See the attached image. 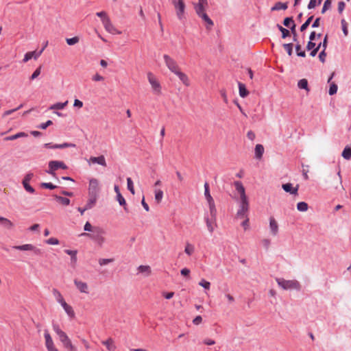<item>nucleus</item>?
I'll list each match as a JSON object with an SVG mask.
<instances>
[{
    "label": "nucleus",
    "mask_w": 351,
    "mask_h": 351,
    "mask_svg": "<svg viewBox=\"0 0 351 351\" xmlns=\"http://www.w3.org/2000/svg\"><path fill=\"white\" fill-rule=\"evenodd\" d=\"M105 234L104 230L99 227H94L92 233H82L80 236L87 237L94 241L99 245H101L105 239L103 235Z\"/></svg>",
    "instance_id": "1"
},
{
    "label": "nucleus",
    "mask_w": 351,
    "mask_h": 351,
    "mask_svg": "<svg viewBox=\"0 0 351 351\" xmlns=\"http://www.w3.org/2000/svg\"><path fill=\"white\" fill-rule=\"evenodd\" d=\"M278 285L285 290L295 289L300 291L301 285L296 280H285L284 278H276Z\"/></svg>",
    "instance_id": "2"
},
{
    "label": "nucleus",
    "mask_w": 351,
    "mask_h": 351,
    "mask_svg": "<svg viewBox=\"0 0 351 351\" xmlns=\"http://www.w3.org/2000/svg\"><path fill=\"white\" fill-rule=\"evenodd\" d=\"M58 169H67L68 167L63 161L60 160H51L48 164V169L45 172L52 176H56V171Z\"/></svg>",
    "instance_id": "3"
},
{
    "label": "nucleus",
    "mask_w": 351,
    "mask_h": 351,
    "mask_svg": "<svg viewBox=\"0 0 351 351\" xmlns=\"http://www.w3.org/2000/svg\"><path fill=\"white\" fill-rule=\"evenodd\" d=\"M204 186V196L208 204L209 212L210 213V215L213 217L215 215V213H217L215 201L210 193L209 184H208V182H205Z\"/></svg>",
    "instance_id": "4"
},
{
    "label": "nucleus",
    "mask_w": 351,
    "mask_h": 351,
    "mask_svg": "<svg viewBox=\"0 0 351 351\" xmlns=\"http://www.w3.org/2000/svg\"><path fill=\"white\" fill-rule=\"evenodd\" d=\"M172 3L174 5L176 15L180 20L184 18L185 3L184 0H173Z\"/></svg>",
    "instance_id": "5"
},
{
    "label": "nucleus",
    "mask_w": 351,
    "mask_h": 351,
    "mask_svg": "<svg viewBox=\"0 0 351 351\" xmlns=\"http://www.w3.org/2000/svg\"><path fill=\"white\" fill-rule=\"evenodd\" d=\"M13 249L21 250V251H32L35 255H41L43 251L41 249L36 247L32 244H24L21 245H14Z\"/></svg>",
    "instance_id": "6"
},
{
    "label": "nucleus",
    "mask_w": 351,
    "mask_h": 351,
    "mask_svg": "<svg viewBox=\"0 0 351 351\" xmlns=\"http://www.w3.org/2000/svg\"><path fill=\"white\" fill-rule=\"evenodd\" d=\"M165 62L168 69L173 73H176L178 70L179 67L176 62L172 59L169 56L165 54L163 56Z\"/></svg>",
    "instance_id": "7"
},
{
    "label": "nucleus",
    "mask_w": 351,
    "mask_h": 351,
    "mask_svg": "<svg viewBox=\"0 0 351 351\" xmlns=\"http://www.w3.org/2000/svg\"><path fill=\"white\" fill-rule=\"evenodd\" d=\"M99 191V189L98 180L95 178H92L89 181V188H88L89 196L97 197Z\"/></svg>",
    "instance_id": "8"
},
{
    "label": "nucleus",
    "mask_w": 351,
    "mask_h": 351,
    "mask_svg": "<svg viewBox=\"0 0 351 351\" xmlns=\"http://www.w3.org/2000/svg\"><path fill=\"white\" fill-rule=\"evenodd\" d=\"M59 339L64 348L68 351H77V348L72 344L71 341L66 333L61 335Z\"/></svg>",
    "instance_id": "9"
},
{
    "label": "nucleus",
    "mask_w": 351,
    "mask_h": 351,
    "mask_svg": "<svg viewBox=\"0 0 351 351\" xmlns=\"http://www.w3.org/2000/svg\"><path fill=\"white\" fill-rule=\"evenodd\" d=\"M102 23L108 32L113 34H121V32L118 31L112 25L109 18L102 19Z\"/></svg>",
    "instance_id": "10"
},
{
    "label": "nucleus",
    "mask_w": 351,
    "mask_h": 351,
    "mask_svg": "<svg viewBox=\"0 0 351 351\" xmlns=\"http://www.w3.org/2000/svg\"><path fill=\"white\" fill-rule=\"evenodd\" d=\"M147 77L154 93L160 94L161 88L160 83L156 80L152 73H148Z\"/></svg>",
    "instance_id": "11"
},
{
    "label": "nucleus",
    "mask_w": 351,
    "mask_h": 351,
    "mask_svg": "<svg viewBox=\"0 0 351 351\" xmlns=\"http://www.w3.org/2000/svg\"><path fill=\"white\" fill-rule=\"evenodd\" d=\"M217 213H215V215L213 217L210 214L208 216L206 215L204 216V220L206 223L208 231L212 233L214 231V224H215Z\"/></svg>",
    "instance_id": "12"
},
{
    "label": "nucleus",
    "mask_w": 351,
    "mask_h": 351,
    "mask_svg": "<svg viewBox=\"0 0 351 351\" xmlns=\"http://www.w3.org/2000/svg\"><path fill=\"white\" fill-rule=\"evenodd\" d=\"M47 45V42L46 43L45 45L38 52L30 51L26 53L23 58V62H26L32 58H34L35 60H36L41 55Z\"/></svg>",
    "instance_id": "13"
},
{
    "label": "nucleus",
    "mask_w": 351,
    "mask_h": 351,
    "mask_svg": "<svg viewBox=\"0 0 351 351\" xmlns=\"http://www.w3.org/2000/svg\"><path fill=\"white\" fill-rule=\"evenodd\" d=\"M45 345L48 351H58L54 346L52 338L47 331L45 332Z\"/></svg>",
    "instance_id": "14"
},
{
    "label": "nucleus",
    "mask_w": 351,
    "mask_h": 351,
    "mask_svg": "<svg viewBox=\"0 0 351 351\" xmlns=\"http://www.w3.org/2000/svg\"><path fill=\"white\" fill-rule=\"evenodd\" d=\"M282 188L283 189V190L285 192L289 193L291 195H297L298 194V186L296 187H293V184L291 183L283 184L282 186Z\"/></svg>",
    "instance_id": "15"
},
{
    "label": "nucleus",
    "mask_w": 351,
    "mask_h": 351,
    "mask_svg": "<svg viewBox=\"0 0 351 351\" xmlns=\"http://www.w3.org/2000/svg\"><path fill=\"white\" fill-rule=\"evenodd\" d=\"M74 284L80 292L85 293H88V285L86 282L75 279Z\"/></svg>",
    "instance_id": "16"
},
{
    "label": "nucleus",
    "mask_w": 351,
    "mask_h": 351,
    "mask_svg": "<svg viewBox=\"0 0 351 351\" xmlns=\"http://www.w3.org/2000/svg\"><path fill=\"white\" fill-rule=\"evenodd\" d=\"M208 4H204V3H193L194 10L195 11V13L197 16L204 14L206 12V9L208 7Z\"/></svg>",
    "instance_id": "17"
},
{
    "label": "nucleus",
    "mask_w": 351,
    "mask_h": 351,
    "mask_svg": "<svg viewBox=\"0 0 351 351\" xmlns=\"http://www.w3.org/2000/svg\"><path fill=\"white\" fill-rule=\"evenodd\" d=\"M269 228L271 234L276 236L278 232V225L273 217L269 218Z\"/></svg>",
    "instance_id": "18"
},
{
    "label": "nucleus",
    "mask_w": 351,
    "mask_h": 351,
    "mask_svg": "<svg viewBox=\"0 0 351 351\" xmlns=\"http://www.w3.org/2000/svg\"><path fill=\"white\" fill-rule=\"evenodd\" d=\"M200 19H202L204 22L206 23V28L210 29L213 25V21L210 19L208 14L205 12L198 16Z\"/></svg>",
    "instance_id": "19"
},
{
    "label": "nucleus",
    "mask_w": 351,
    "mask_h": 351,
    "mask_svg": "<svg viewBox=\"0 0 351 351\" xmlns=\"http://www.w3.org/2000/svg\"><path fill=\"white\" fill-rule=\"evenodd\" d=\"M90 160L93 163H97V164L100 165L104 167H106V165H107L105 157L102 155L97 156V157H93V156L90 157Z\"/></svg>",
    "instance_id": "20"
},
{
    "label": "nucleus",
    "mask_w": 351,
    "mask_h": 351,
    "mask_svg": "<svg viewBox=\"0 0 351 351\" xmlns=\"http://www.w3.org/2000/svg\"><path fill=\"white\" fill-rule=\"evenodd\" d=\"M28 134L24 132H18L14 135L8 136L4 138V141H14L19 138L27 137Z\"/></svg>",
    "instance_id": "21"
},
{
    "label": "nucleus",
    "mask_w": 351,
    "mask_h": 351,
    "mask_svg": "<svg viewBox=\"0 0 351 351\" xmlns=\"http://www.w3.org/2000/svg\"><path fill=\"white\" fill-rule=\"evenodd\" d=\"M53 197L58 203L63 206H68L70 204V199L66 197H62L56 194L53 195Z\"/></svg>",
    "instance_id": "22"
},
{
    "label": "nucleus",
    "mask_w": 351,
    "mask_h": 351,
    "mask_svg": "<svg viewBox=\"0 0 351 351\" xmlns=\"http://www.w3.org/2000/svg\"><path fill=\"white\" fill-rule=\"evenodd\" d=\"M61 306L64 308L66 313L70 317H75V313L73 309V308L69 305L66 302H64L61 304Z\"/></svg>",
    "instance_id": "23"
},
{
    "label": "nucleus",
    "mask_w": 351,
    "mask_h": 351,
    "mask_svg": "<svg viewBox=\"0 0 351 351\" xmlns=\"http://www.w3.org/2000/svg\"><path fill=\"white\" fill-rule=\"evenodd\" d=\"M239 95L242 98L246 97L249 95V91L247 90L245 85L240 82H238Z\"/></svg>",
    "instance_id": "24"
},
{
    "label": "nucleus",
    "mask_w": 351,
    "mask_h": 351,
    "mask_svg": "<svg viewBox=\"0 0 351 351\" xmlns=\"http://www.w3.org/2000/svg\"><path fill=\"white\" fill-rule=\"evenodd\" d=\"M249 208V206L245 205H239V209L237 211V216L239 218H243L246 216V213L247 212Z\"/></svg>",
    "instance_id": "25"
},
{
    "label": "nucleus",
    "mask_w": 351,
    "mask_h": 351,
    "mask_svg": "<svg viewBox=\"0 0 351 351\" xmlns=\"http://www.w3.org/2000/svg\"><path fill=\"white\" fill-rule=\"evenodd\" d=\"M288 8V2L282 3L280 1L276 2L274 5L271 8V11L287 10Z\"/></svg>",
    "instance_id": "26"
},
{
    "label": "nucleus",
    "mask_w": 351,
    "mask_h": 351,
    "mask_svg": "<svg viewBox=\"0 0 351 351\" xmlns=\"http://www.w3.org/2000/svg\"><path fill=\"white\" fill-rule=\"evenodd\" d=\"M175 74L179 77V79L182 81V82L184 85H186V86L189 85V78L185 73H184L182 71H180V70H178Z\"/></svg>",
    "instance_id": "27"
},
{
    "label": "nucleus",
    "mask_w": 351,
    "mask_h": 351,
    "mask_svg": "<svg viewBox=\"0 0 351 351\" xmlns=\"http://www.w3.org/2000/svg\"><path fill=\"white\" fill-rule=\"evenodd\" d=\"M263 146L261 144H257L255 147V157L258 159H261L263 157Z\"/></svg>",
    "instance_id": "28"
},
{
    "label": "nucleus",
    "mask_w": 351,
    "mask_h": 351,
    "mask_svg": "<svg viewBox=\"0 0 351 351\" xmlns=\"http://www.w3.org/2000/svg\"><path fill=\"white\" fill-rule=\"evenodd\" d=\"M234 185L236 188V190L240 194V196L245 195V188L243 186V184L240 181H235L234 182Z\"/></svg>",
    "instance_id": "29"
},
{
    "label": "nucleus",
    "mask_w": 351,
    "mask_h": 351,
    "mask_svg": "<svg viewBox=\"0 0 351 351\" xmlns=\"http://www.w3.org/2000/svg\"><path fill=\"white\" fill-rule=\"evenodd\" d=\"M64 252L71 256V263H76L77 262V250H64Z\"/></svg>",
    "instance_id": "30"
},
{
    "label": "nucleus",
    "mask_w": 351,
    "mask_h": 351,
    "mask_svg": "<svg viewBox=\"0 0 351 351\" xmlns=\"http://www.w3.org/2000/svg\"><path fill=\"white\" fill-rule=\"evenodd\" d=\"M102 343L106 346V348L109 351H114L116 349V346L114 344L112 339L110 338L108 339L106 341H103Z\"/></svg>",
    "instance_id": "31"
},
{
    "label": "nucleus",
    "mask_w": 351,
    "mask_h": 351,
    "mask_svg": "<svg viewBox=\"0 0 351 351\" xmlns=\"http://www.w3.org/2000/svg\"><path fill=\"white\" fill-rule=\"evenodd\" d=\"M0 223L7 229H11L13 223L8 219L0 216Z\"/></svg>",
    "instance_id": "32"
},
{
    "label": "nucleus",
    "mask_w": 351,
    "mask_h": 351,
    "mask_svg": "<svg viewBox=\"0 0 351 351\" xmlns=\"http://www.w3.org/2000/svg\"><path fill=\"white\" fill-rule=\"evenodd\" d=\"M138 271L139 273L145 274L146 276L151 274V268L148 265H140L138 267Z\"/></svg>",
    "instance_id": "33"
},
{
    "label": "nucleus",
    "mask_w": 351,
    "mask_h": 351,
    "mask_svg": "<svg viewBox=\"0 0 351 351\" xmlns=\"http://www.w3.org/2000/svg\"><path fill=\"white\" fill-rule=\"evenodd\" d=\"M97 197H96V196H90V198H89L88 202L85 205V209H88V210L91 209L95 206V204L97 202Z\"/></svg>",
    "instance_id": "34"
},
{
    "label": "nucleus",
    "mask_w": 351,
    "mask_h": 351,
    "mask_svg": "<svg viewBox=\"0 0 351 351\" xmlns=\"http://www.w3.org/2000/svg\"><path fill=\"white\" fill-rule=\"evenodd\" d=\"M52 291H53V294L54 297L56 299V301L58 303H60L61 304L62 303L65 302L64 298H63V297H62V294L60 293V292L58 289H53Z\"/></svg>",
    "instance_id": "35"
},
{
    "label": "nucleus",
    "mask_w": 351,
    "mask_h": 351,
    "mask_svg": "<svg viewBox=\"0 0 351 351\" xmlns=\"http://www.w3.org/2000/svg\"><path fill=\"white\" fill-rule=\"evenodd\" d=\"M282 24L284 26L291 29V27L293 25H295L292 16L286 17L284 19Z\"/></svg>",
    "instance_id": "36"
},
{
    "label": "nucleus",
    "mask_w": 351,
    "mask_h": 351,
    "mask_svg": "<svg viewBox=\"0 0 351 351\" xmlns=\"http://www.w3.org/2000/svg\"><path fill=\"white\" fill-rule=\"evenodd\" d=\"M68 104V101H66L65 102L61 103L58 102L49 107L50 110H61L63 109Z\"/></svg>",
    "instance_id": "37"
},
{
    "label": "nucleus",
    "mask_w": 351,
    "mask_h": 351,
    "mask_svg": "<svg viewBox=\"0 0 351 351\" xmlns=\"http://www.w3.org/2000/svg\"><path fill=\"white\" fill-rule=\"evenodd\" d=\"M342 157L346 160H350L351 158V147L346 146L341 154Z\"/></svg>",
    "instance_id": "38"
},
{
    "label": "nucleus",
    "mask_w": 351,
    "mask_h": 351,
    "mask_svg": "<svg viewBox=\"0 0 351 351\" xmlns=\"http://www.w3.org/2000/svg\"><path fill=\"white\" fill-rule=\"evenodd\" d=\"M313 18H314V16L312 15V16H310L306 19V21L300 26V29L301 32H304L308 28V27L309 26V25L312 22V21L313 20Z\"/></svg>",
    "instance_id": "39"
},
{
    "label": "nucleus",
    "mask_w": 351,
    "mask_h": 351,
    "mask_svg": "<svg viewBox=\"0 0 351 351\" xmlns=\"http://www.w3.org/2000/svg\"><path fill=\"white\" fill-rule=\"evenodd\" d=\"M298 86L300 89L308 90V81L306 79L300 80L298 82Z\"/></svg>",
    "instance_id": "40"
},
{
    "label": "nucleus",
    "mask_w": 351,
    "mask_h": 351,
    "mask_svg": "<svg viewBox=\"0 0 351 351\" xmlns=\"http://www.w3.org/2000/svg\"><path fill=\"white\" fill-rule=\"evenodd\" d=\"M308 206L304 202H300L297 204V209L300 212H305L308 210Z\"/></svg>",
    "instance_id": "41"
},
{
    "label": "nucleus",
    "mask_w": 351,
    "mask_h": 351,
    "mask_svg": "<svg viewBox=\"0 0 351 351\" xmlns=\"http://www.w3.org/2000/svg\"><path fill=\"white\" fill-rule=\"evenodd\" d=\"M163 197V191L160 189L155 190V200L157 203H160Z\"/></svg>",
    "instance_id": "42"
},
{
    "label": "nucleus",
    "mask_w": 351,
    "mask_h": 351,
    "mask_svg": "<svg viewBox=\"0 0 351 351\" xmlns=\"http://www.w3.org/2000/svg\"><path fill=\"white\" fill-rule=\"evenodd\" d=\"M284 49L286 50L287 54L291 56L293 53V45L292 43H285L282 45Z\"/></svg>",
    "instance_id": "43"
},
{
    "label": "nucleus",
    "mask_w": 351,
    "mask_h": 351,
    "mask_svg": "<svg viewBox=\"0 0 351 351\" xmlns=\"http://www.w3.org/2000/svg\"><path fill=\"white\" fill-rule=\"evenodd\" d=\"M295 48L298 56L302 58L306 57V52L304 51L301 50V45L299 43H297L295 45Z\"/></svg>",
    "instance_id": "44"
},
{
    "label": "nucleus",
    "mask_w": 351,
    "mask_h": 351,
    "mask_svg": "<svg viewBox=\"0 0 351 351\" xmlns=\"http://www.w3.org/2000/svg\"><path fill=\"white\" fill-rule=\"evenodd\" d=\"M127 187H128V189L130 191V193L134 195L135 193L134 188V183H133V181L132 180L131 178H127Z\"/></svg>",
    "instance_id": "45"
},
{
    "label": "nucleus",
    "mask_w": 351,
    "mask_h": 351,
    "mask_svg": "<svg viewBox=\"0 0 351 351\" xmlns=\"http://www.w3.org/2000/svg\"><path fill=\"white\" fill-rule=\"evenodd\" d=\"M332 0H326L322 9V14H324L328 9L331 8Z\"/></svg>",
    "instance_id": "46"
},
{
    "label": "nucleus",
    "mask_w": 351,
    "mask_h": 351,
    "mask_svg": "<svg viewBox=\"0 0 351 351\" xmlns=\"http://www.w3.org/2000/svg\"><path fill=\"white\" fill-rule=\"evenodd\" d=\"M40 186L43 189H47L50 190H53L58 188L57 186L53 184L51 182H42L40 184Z\"/></svg>",
    "instance_id": "47"
},
{
    "label": "nucleus",
    "mask_w": 351,
    "mask_h": 351,
    "mask_svg": "<svg viewBox=\"0 0 351 351\" xmlns=\"http://www.w3.org/2000/svg\"><path fill=\"white\" fill-rule=\"evenodd\" d=\"M75 144L71 143H64L62 144H57L55 147H57V149H64L66 147H75Z\"/></svg>",
    "instance_id": "48"
},
{
    "label": "nucleus",
    "mask_w": 351,
    "mask_h": 351,
    "mask_svg": "<svg viewBox=\"0 0 351 351\" xmlns=\"http://www.w3.org/2000/svg\"><path fill=\"white\" fill-rule=\"evenodd\" d=\"M23 186L25 191L29 193H34L35 189L29 184V182H22Z\"/></svg>",
    "instance_id": "49"
},
{
    "label": "nucleus",
    "mask_w": 351,
    "mask_h": 351,
    "mask_svg": "<svg viewBox=\"0 0 351 351\" xmlns=\"http://www.w3.org/2000/svg\"><path fill=\"white\" fill-rule=\"evenodd\" d=\"M295 28H296V25H293L291 27L290 34H291L293 35V40L294 42H298V34H297Z\"/></svg>",
    "instance_id": "50"
},
{
    "label": "nucleus",
    "mask_w": 351,
    "mask_h": 351,
    "mask_svg": "<svg viewBox=\"0 0 351 351\" xmlns=\"http://www.w3.org/2000/svg\"><path fill=\"white\" fill-rule=\"evenodd\" d=\"M194 252V247L193 245H191L190 243H186V245L184 249V252L188 254L189 256L191 255Z\"/></svg>",
    "instance_id": "51"
},
{
    "label": "nucleus",
    "mask_w": 351,
    "mask_h": 351,
    "mask_svg": "<svg viewBox=\"0 0 351 351\" xmlns=\"http://www.w3.org/2000/svg\"><path fill=\"white\" fill-rule=\"evenodd\" d=\"M337 89H338L337 85L335 83H332L330 86L328 94L330 95H333L336 94Z\"/></svg>",
    "instance_id": "52"
},
{
    "label": "nucleus",
    "mask_w": 351,
    "mask_h": 351,
    "mask_svg": "<svg viewBox=\"0 0 351 351\" xmlns=\"http://www.w3.org/2000/svg\"><path fill=\"white\" fill-rule=\"evenodd\" d=\"M114 261V258H99V264L101 266L106 265L107 264L111 263Z\"/></svg>",
    "instance_id": "53"
},
{
    "label": "nucleus",
    "mask_w": 351,
    "mask_h": 351,
    "mask_svg": "<svg viewBox=\"0 0 351 351\" xmlns=\"http://www.w3.org/2000/svg\"><path fill=\"white\" fill-rule=\"evenodd\" d=\"M66 41L69 45H73L79 42V38L77 36H74L73 38H66Z\"/></svg>",
    "instance_id": "54"
},
{
    "label": "nucleus",
    "mask_w": 351,
    "mask_h": 351,
    "mask_svg": "<svg viewBox=\"0 0 351 351\" xmlns=\"http://www.w3.org/2000/svg\"><path fill=\"white\" fill-rule=\"evenodd\" d=\"M116 199L118 201L120 206H125L126 201L123 197L121 193H119L116 195Z\"/></svg>",
    "instance_id": "55"
},
{
    "label": "nucleus",
    "mask_w": 351,
    "mask_h": 351,
    "mask_svg": "<svg viewBox=\"0 0 351 351\" xmlns=\"http://www.w3.org/2000/svg\"><path fill=\"white\" fill-rule=\"evenodd\" d=\"M53 329L55 331V332L58 335V337H60L61 335L65 333L60 328L59 326L56 324H53Z\"/></svg>",
    "instance_id": "56"
},
{
    "label": "nucleus",
    "mask_w": 351,
    "mask_h": 351,
    "mask_svg": "<svg viewBox=\"0 0 351 351\" xmlns=\"http://www.w3.org/2000/svg\"><path fill=\"white\" fill-rule=\"evenodd\" d=\"M341 23L342 26L343 33L346 36L348 34V24L345 19H342Z\"/></svg>",
    "instance_id": "57"
},
{
    "label": "nucleus",
    "mask_w": 351,
    "mask_h": 351,
    "mask_svg": "<svg viewBox=\"0 0 351 351\" xmlns=\"http://www.w3.org/2000/svg\"><path fill=\"white\" fill-rule=\"evenodd\" d=\"M40 72H41V66H40L38 68H37L34 71L32 75L30 76V77H29L30 80H34V79H36L40 74Z\"/></svg>",
    "instance_id": "58"
},
{
    "label": "nucleus",
    "mask_w": 351,
    "mask_h": 351,
    "mask_svg": "<svg viewBox=\"0 0 351 351\" xmlns=\"http://www.w3.org/2000/svg\"><path fill=\"white\" fill-rule=\"evenodd\" d=\"M52 124H53L52 121L48 120L45 123H42L41 124H40L38 126V128L40 129H42V130H45V129H47V127L51 125Z\"/></svg>",
    "instance_id": "59"
},
{
    "label": "nucleus",
    "mask_w": 351,
    "mask_h": 351,
    "mask_svg": "<svg viewBox=\"0 0 351 351\" xmlns=\"http://www.w3.org/2000/svg\"><path fill=\"white\" fill-rule=\"evenodd\" d=\"M199 285L204 287L205 289H209L210 283L204 279H202L199 282Z\"/></svg>",
    "instance_id": "60"
},
{
    "label": "nucleus",
    "mask_w": 351,
    "mask_h": 351,
    "mask_svg": "<svg viewBox=\"0 0 351 351\" xmlns=\"http://www.w3.org/2000/svg\"><path fill=\"white\" fill-rule=\"evenodd\" d=\"M33 177H34V173H32V172H29V173H27L25 176V177H24V178H23V180L22 182H30V180L32 179V178H33Z\"/></svg>",
    "instance_id": "61"
},
{
    "label": "nucleus",
    "mask_w": 351,
    "mask_h": 351,
    "mask_svg": "<svg viewBox=\"0 0 351 351\" xmlns=\"http://www.w3.org/2000/svg\"><path fill=\"white\" fill-rule=\"evenodd\" d=\"M326 50L322 49V51L319 54V59L322 63H324L326 61Z\"/></svg>",
    "instance_id": "62"
},
{
    "label": "nucleus",
    "mask_w": 351,
    "mask_h": 351,
    "mask_svg": "<svg viewBox=\"0 0 351 351\" xmlns=\"http://www.w3.org/2000/svg\"><path fill=\"white\" fill-rule=\"evenodd\" d=\"M46 243L49 245H58L59 244V241L56 238H49L46 241Z\"/></svg>",
    "instance_id": "63"
},
{
    "label": "nucleus",
    "mask_w": 351,
    "mask_h": 351,
    "mask_svg": "<svg viewBox=\"0 0 351 351\" xmlns=\"http://www.w3.org/2000/svg\"><path fill=\"white\" fill-rule=\"evenodd\" d=\"M317 4V0H310L307 8L308 10H311L315 8Z\"/></svg>",
    "instance_id": "64"
}]
</instances>
